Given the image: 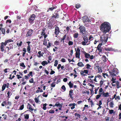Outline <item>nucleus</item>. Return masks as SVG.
Returning <instances> with one entry per match:
<instances>
[{
  "label": "nucleus",
  "mask_w": 121,
  "mask_h": 121,
  "mask_svg": "<svg viewBox=\"0 0 121 121\" xmlns=\"http://www.w3.org/2000/svg\"><path fill=\"white\" fill-rule=\"evenodd\" d=\"M11 89H10V91L9 90V91H8V92L7 94L8 95L7 97H8V98H9L10 97V96L12 95V93H11V91H10Z\"/></svg>",
  "instance_id": "25"
},
{
  "label": "nucleus",
  "mask_w": 121,
  "mask_h": 121,
  "mask_svg": "<svg viewBox=\"0 0 121 121\" xmlns=\"http://www.w3.org/2000/svg\"><path fill=\"white\" fill-rule=\"evenodd\" d=\"M60 32V30L59 27L56 26L55 27L54 33L56 35H58Z\"/></svg>",
  "instance_id": "9"
},
{
  "label": "nucleus",
  "mask_w": 121,
  "mask_h": 121,
  "mask_svg": "<svg viewBox=\"0 0 121 121\" xmlns=\"http://www.w3.org/2000/svg\"><path fill=\"white\" fill-rule=\"evenodd\" d=\"M59 42L57 40H56L55 41L54 44L55 45H59Z\"/></svg>",
  "instance_id": "45"
},
{
  "label": "nucleus",
  "mask_w": 121,
  "mask_h": 121,
  "mask_svg": "<svg viewBox=\"0 0 121 121\" xmlns=\"http://www.w3.org/2000/svg\"><path fill=\"white\" fill-rule=\"evenodd\" d=\"M6 84H4L2 86V91H4L5 88L6 87Z\"/></svg>",
  "instance_id": "29"
},
{
  "label": "nucleus",
  "mask_w": 121,
  "mask_h": 121,
  "mask_svg": "<svg viewBox=\"0 0 121 121\" xmlns=\"http://www.w3.org/2000/svg\"><path fill=\"white\" fill-rule=\"evenodd\" d=\"M10 49H13V45L11 43H10L9 44V47Z\"/></svg>",
  "instance_id": "48"
},
{
  "label": "nucleus",
  "mask_w": 121,
  "mask_h": 121,
  "mask_svg": "<svg viewBox=\"0 0 121 121\" xmlns=\"http://www.w3.org/2000/svg\"><path fill=\"white\" fill-rule=\"evenodd\" d=\"M114 104L113 101H111L109 103V106L113 108Z\"/></svg>",
  "instance_id": "37"
},
{
  "label": "nucleus",
  "mask_w": 121,
  "mask_h": 121,
  "mask_svg": "<svg viewBox=\"0 0 121 121\" xmlns=\"http://www.w3.org/2000/svg\"><path fill=\"white\" fill-rule=\"evenodd\" d=\"M13 40H12L11 39H8L7 40H6L5 42V45L7 44L9 42H13Z\"/></svg>",
  "instance_id": "18"
},
{
  "label": "nucleus",
  "mask_w": 121,
  "mask_h": 121,
  "mask_svg": "<svg viewBox=\"0 0 121 121\" xmlns=\"http://www.w3.org/2000/svg\"><path fill=\"white\" fill-rule=\"evenodd\" d=\"M76 57L78 58H80V54H77L75 53Z\"/></svg>",
  "instance_id": "51"
},
{
  "label": "nucleus",
  "mask_w": 121,
  "mask_h": 121,
  "mask_svg": "<svg viewBox=\"0 0 121 121\" xmlns=\"http://www.w3.org/2000/svg\"><path fill=\"white\" fill-rule=\"evenodd\" d=\"M116 80V78L114 79L113 78H112L111 80L112 82V83H114L116 82L115 81Z\"/></svg>",
  "instance_id": "50"
},
{
  "label": "nucleus",
  "mask_w": 121,
  "mask_h": 121,
  "mask_svg": "<svg viewBox=\"0 0 121 121\" xmlns=\"http://www.w3.org/2000/svg\"><path fill=\"white\" fill-rule=\"evenodd\" d=\"M73 42L71 41H69L68 42V45L69 46L72 45L73 44Z\"/></svg>",
  "instance_id": "43"
},
{
  "label": "nucleus",
  "mask_w": 121,
  "mask_h": 121,
  "mask_svg": "<svg viewBox=\"0 0 121 121\" xmlns=\"http://www.w3.org/2000/svg\"><path fill=\"white\" fill-rule=\"evenodd\" d=\"M51 72H50V73L51 75L55 73V71L53 70H52V69H51Z\"/></svg>",
  "instance_id": "54"
},
{
  "label": "nucleus",
  "mask_w": 121,
  "mask_h": 121,
  "mask_svg": "<svg viewBox=\"0 0 121 121\" xmlns=\"http://www.w3.org/2000/svg\"><path fill=\"white\" fill-rule=\"evenodd\" d=\"M83 71L84 73L86 74H88V70L87 69L84 70Z\"/></svg>",
  "instance_id": "62"
},
{
  "label": "nucleus",
  "mask_w": 121,
  "mask_h": 121,
  "mask_svg": "<svg viewBox=\"0 0 121 121\" xmlns=\"http://www.w3.org/2000/svg\"><path fill=\"white\" fill-rule=\"evenodd\" d=\"M79 28V32L82 34V35H87V32L85 28V27L82 25L80 26Z\"/></svg>",
  "instance_id": "3"
},
{
  "label": "nucleus",
  "mask_w": 121,
  "mask_h": 121,
  "mask_svg": "<svg viewBox=\"0 0 121 121\" xmlns=\"http://www.w3.org/2000/svg\"><path fill=\"white\" fill-rule=\"evenodd\" d=\"M116 84L117 86V88H118L119 87H120L121 86L120 85L119 82V81H116Z\"/></svg>",
  "instance_id": "30"
},
{
  "label": "nucleus",
  "mask_w": 121,
  "mask_h": 121,
  "mask_svg": "<svg viewBox=\"0 0 121 121\" xmlns=\"http://www.w3.org/2000/svg\"><path fill=\"white\" fill-rule=\"evenodd\" d=\"M27 52L29 53H30V46H27Z\"/></svg>",
  "instance_id": "36"
},
{
  "label": "nucleus",
  "mask_w": 121,
  "mask_h": 121,
  "mask_svg": "<svg viewBox=\"0 0 121 121\" xmlns=\"http://www.w3.org/2000/svg\"><path fill=\"white\" fill-rule=\"evenodd\" d=\"M102 93L103 96L104 97H108L109 96V94L108 92L106 93H104V92H103Z\"/></svg>",
  "instance_id": "19"
},
{
  "label": "nucleus",
  "mask_w": 121,
  "mask_h": 121,
  "mask_svg": "<svg viewBox=\"0 0 121 121\" xmlns=\"http://www.w3.org/2000/svg\"><path fill=\"white\" fill-rule=\"evenodd\" d=\"M100 67L98 63L95 64L94 66V69H98Z\"/></svg>",
  "instance_id": "21"
},
{
  "label": "nucleus",
  "mask_w": 121,
  "mask_h": 121,
  "mask_svg": "<svg viewBox=\"0 0 121 121\" xmlns=\"http://www.w3.org/2000/svg\"><path fill=\"white\" fill-rule=\"evenodd\" d=\"M97 49L99 51V52H102V50L101 48H98Z\"/></svg>",
  "instance_id": "59"
},
{
  "label": "nucleus",
  "mask_w": 121,
  "mask_h": 121,
  "mask_svg": "<svg viewBox=\"0 0 121 121\" xmlns=\"http://www.w3.org/2000/svg\"><path fill=\"white\" fill-rule=\"evenodd\" d=\"M112 100V98H110V99H108L107 101V104L109 102Z\"/></svg>",
  "instance_id": "58"
},
{
  "label": "nucleus",
  "mask_w": 121,
  "mask_h": 121,
  "mask_svg": "<svg viewBox=\"0 0 121 121\" xmlns=\"http://www.w3.org/2000/svg\"><path fill=\"white\" fill-rule=\"evenodd\" d=\"M41 64L43 66H44L45 65H47L48 63L47 61H44L41 63Z\"/></svg>",
  "instance_id": "31"
},
{
  "label": "nucleus",
  "mask_w": 121,
  "mask_h": 121,
  "mask_svg": "<svg viewBox=\"0 0 121 121\" xmlns=\"http://www.w3.org/2000/svg\"><path fill=\"white\" fill-rule=\"evenodd\" d=\"M6 44L5 45L4 42V43L3 42H2L1 43V45L0 47V49L1 51L3 52L4 51V53H5L6 52V49L4 50V46H5L6 47Z\"/></svg>",
  "instance_id": "7"
},
{
  "label": "nucleus",
  "mask_w": 121,
  "mask_h": 121,
  "mask_svg": "<svg viewBox=\"0 0 121 121\" xmlns=\"http://www.w3.org/2000/svg\"><path fill=\"white\" fill-rule=\"evenodd\" d=\"M33 30L32 29L28 30L27 34L26 35V36L27 37L31 36L33 32Z\"/></svg>",
  "instance_id": "8"
},
{
  "label": "nucleus",
  "mask_w": 121,
  "mask_h": 121,
  "mask_svg": "<svg viewBox=\"0 0 121 121\" xmlns=\"http://www.w3.org/2000/svg\"><path fill=\"white\" fill-rule=\"evenodd\" d=\"M47 105L46 103L44 104L43 105V109L44 110H46V109L47 108L46 106Z\"/></svg>",
  "instance_id": "39"
},
{
  "label": "nucleus",
  "mask_w": 121,
  "mask_h": 121,
  "mask_svg": "<svg viewBox=\"0 0 121 121\" xmlns=\"http://www.w3.org/2000/svg\"><path fill=\"white\" fill-rule=\"evenodd\" d=\"M103 93H101V94H99L96 96V99H98L101 96V95H102Z\"/></svg>",
  "instance_id": "33"
},
{
  "label": "nucleus",
  "mask_w": 121,
  "mask_h": 121,
  "mask_svg": "<svg viewBox=\"0 0 121 121\" xmlns=\"http://www.w3.org/2000/svg\"><path fill=\"white\" fill-rule=\"evenodd\" d=\"M75 50L76 51L75 53L79 54H80V50L78 48H77V50H76V48H75Z\"/></svg>",
  "instance_id": "20"
},
{
  "label": "nucleus",
  "mask_w": 121,
  "mask_h": 121,
  "mask_svg": "<svg viewBox=\"0 0 121 121\" xmlns=\"http://www.w3.org/2000/svg\"><path fill=\"white\" fill-rule=\"evenodd\" d=\"M42 31L41 33V36H43V35L46 34L45 32V31L46 30V29L45 28H44L42 29Z\"/></svg>",
  "instance_id": "17"
},
{
  "label": "nucleus",
  "mask_w": 121,
  "mask_h": 121,
  "mask_svg": "<svg viewBox=\"0 0 121 121\" xmlns=\"http://www.w3.org/2000/svg\"><path fill=\"white\" fill-rule=\"evenodd\" d=\"M81 7V5L79 4H76L75 6V7L77 9H78Z\"/></svg>",
  "instance_id": "41"
},
{
  "label": "nucleus",
  "mask_w": 121,
  "mask_h": 121,
  "mask_svg": "<svg viewBox=\"0 0 121 121\" xmlns=\"http://www.w3.org/2000/svg\"><path fill=\"white\" fill-rule=\"evenodd\" d=\"M24 118L26 119H28L29 117V114H25L24 115Z\"/></svg>",
  "instance_id": "28"
},
{
  "label": "nucleus",
  "mask_w": 121,
  "mask_h": 121,
  "mask_svg": "<svg viewBox=\"0 0 121 121\" xmlns=\"http://www.w3.org/2000/svg\"><path fill=\"white\" fill-rule=\"evenodd\" d=\"M66 35L65 34V35L63 36V38L62 39V40H63V43H64V40L65 39L66 37Z\"/></svg>",
  "instance_id": "46"
},
{
  "label": "nucleus",
  "mask_w": 121,
  "mask_h": 121,
  "mask_svg": "<svg viewBox=\"0 0 121 121\" xmlns=\"http://www.w3.org/2000/svg\"><path fill=\"white\" fill-rule=\"evenodd\" d=\"M83 53L85 57L86 58H89L90 56V54L87 53L85 51H83Z\"/></svg>",
  "instance_id": "16"
},
{
  "label": "nucleus",
  "mask_w": 121,
  "mask_h": 121,
  "mask_svg": "<svg viewBox=\"0 0 121 121\" xmlns=\"http://www.w3.org/2000/svg\"><path fill=\"white\" fill-rule=\"evenodd\" d=\"M20 65L21 66H22L24 68H25L26 67L25 65H24V63H21L20 64Z\"/></svg>",
  "instance_id": "40"
},
{
  "label": "nucleus",
  "mask_w": 121,
  "mask_h": 121,
  "mask_svg": "<svg viewBox=\"0 0 121 121\" xmlns=\"http://www.w3.org/2000/svg\"><path fill=\"white\" fill-rule=\"evenodd\" d=\"M52 18H53L56 19L59 17V14L57 13H54L52 15Z\"/></svg>",
  "instance_id": "12"
},
{
  "label": "nucleus",
  "mask_w": 121,
  "mask_h": 121,
  "mask_svg": "<svg viewBox=\"0 0 121 121\" xmlns=\"http://www.w3.org/2000/svg\"><path fill=\"white\" fill-rule=\"evenodd\" d=\"M52 27L53 26L52 25V24L51 23L49 24L48 26V28L49 29H51Z\"/></svg>",
  "instance_id": "35"
},
{
  "label": "nucleus",
  "mask_w": 121,
  "mask_h": 121,
  "mask_svg": "<svg viewBox=\"0 0 121 121\" xmlns=\"http://www.w3.org/2000/svg\"><path fill=\"white\" fill-rule=\"evenodd\" d=\"M29 82L30 83H35V82H34V79L33 78H31L30 80H29Z\"/></svg>",
  "instance_id": "42"
},
{
  "label": "nucleus",
  "mask_w": 121,
  "mask_h": 121,
  "mask_svg": "<svg viewBox=\"0 0 121 121\" xmlns=\"http://www.w3.org/2000/svg\"><path fill=\"white\" fill-rule=\"evenodd\" d=\"M108 37L106 35H104L100 36V41L101 42V43L102 44H104L107 41Z\"/></svg>",
  "instance_id": "4"
},
{
  "label": "nucleus",
  "mask_w": 121,
  "mask_h": 121,
  "mask_svg": "<svg viewBox=\"0 0 121 121\" xmlns=\"http://www.w3.org/2000/svg\"><path fill=\"white\" fill-rule=\"evenodd\" d=\"M118 109L121 111V103H120L119 105L118 106Z\"/></svg>",
  "instance_id": "64"
},
{
  "label": "nucleus",
  "mask_w": 121,
  "mask_h": 121,
  "mask_svg": "<svg viewBox=\"0 0 121 121\" xmlns=\"http://www.w3.org/2000/svg\"><path fill=\"white\" fill-rule=\"evenodd\" d=\"M22 44V41H18L17 43V45L18 46H21Z\"/></svg>",
  "instance_id": "26"
},
{
  "label": "nucleus",
  "mask_w": 121,
  "mask_h": 121,
  "mask_svg": "<svg viewBox=\"0 0 121 121\" xmlns=\"http://www.w3.org/2000/svg\"><path fill=\"white\" fill-rule=\"evenodd\" d=\"M51 44L50 42H48V45L47 46V48H49L51 46Z\"/></svg>",
  "instance_id": "57"
},
{
  "label": "nucleus",
  "mask_w": 121,
  "mask_h": 121,
  "mask_svg": "<svg viewBox=\"0 0 121 121\" xmlns=\"http://www.w3.org/2000/svg\"><path fill=\"white\" fill-rule=\"evenodd\" d=\"M68 85L70 88H71L73 87V84L70 81L69 82Z\"/></svg>",
  "instance_id": "32"
},
{
  "label": "nucleus",
  "mask_w": 121,
  "mask_h": 121,
  "mask_svg": "<svg viewBox=\"0 0 121 121\" xmlns=\"http://www.w3.org/2000/svg\"><path fill=\"white\" fill-rule=\"evenodd\" d=\"M79 34L78 33H75L73 35V37L74 38H77Z\"/></svg>",
  "instance_id": "34"
},
{
  "label": "nucleus",
  "mask_w": 121,
  "mask_h": 121,
  "mask_svg": "<svg viewBox=\"0 0 121 121\" xmlns=\"http://www.w3.org/2000/svg\"><path fill=\"white\" fill-rule=\"evenodd\" d=\"M114 69V68H113L112 70H110V71H109V73L110 74V76L113 77L116 76V74L118 73L117 70Z\"/></svg>",
  "instance_id": "5"
},
{
  "label": "nucleus",
  "mask_w": 121,
  "mask_h": 121,
  "mask_svg": "<svg viewBox=\"0 0 121 121\" xmlns=\"http://www.w3.org/2000/svg\"><path fill=\"white\" fill-rule=\"evenodd\" d=\"M43 36H44V40H46V37L48 36V35L47 34H44L43 35Z\"/></svg>",
  "instance_id": "63"
},
{
  "label": "nucleus",
  "mask_w": 121,
  "mask_h": 121,
  "mask_svg": "<svg viewBox=\"0 0 121 121\" xmlns=\"http://www.w3.org/2000/svg\"><path fill=\"white\" fill-rule=\"evenodd\" d=\"M24 108V105L23 104L19 108V110H22Z\"/></svg>",
  "instance_id": "38"
},
{
  "label": "nucleus",
  "mask_w": 121,
  "mask_h": 121,
  "mask_svg": "<svg viewBox=\"0 0 121 121\" xmlns=\"http://www.w3.org/2000/svg\"><path fill=\"white\" fill-rule=\"evenodd\" d=\"M94 57L95 56H94L93 55H92L91 56H90V57H89V58L91 60H92L94 58Z\"/></svg>",
  "instance_id": "61"
},
{
  "label": "nucleus",
  "mask_w": 121,
  "mask_h": 121,
  "mask_svg": "<svg viewBox=\"0 0 121 121\" xmlns=\"http://www.w3.org/2000/svg\"><path fill=\"white\" fill-rule=\"evenodd\" d=\"M99 68L98 69V73H100V72H102V70L101 69V68L100 67H99Z\"/></svg>",
  "instance_id": "60"
},
{
  "label": "nucleus",
  "mask_w": 121,
  "mask_h": 121,
  "mask_svg": "<svg viewBox=\"0 0 121 121\" xmlns=\"http://www.w3.org/2000/svg\"><path fill=\"white\" fill-rule=\"evenodd\" d=\"M82 18L83 22L84 23L86 22H90V20L88 19L87 16H86L83 17Z\"/></svg>",
  "instance_id": "10"
},
{
  "label": "nucleus",
  "mask_w": 121,
  "mask_h": 121,
  "mask_svg": "<svg viewBox=\"0 0 121 121\" xmlns=\"http://www.w3.org/2000/svg\"><path fill=\"white\" fill-rule=\"evenodd\" d=\"M60 67L61 70H63L64 71H65V69H64V66L63 65L61 66V64H59L58 65V67H57V69H58V70H59Z\"/></svg>",
  "instance_id": "15"
},
{
  "label": "nucleus",
  "mask_w": 121,
  "mask_h": 121,
  "mask_svg": "<svg viewBox=\"0 0 121 121\" xmlns=\"http://www.w3.org/2000/svg\"><path fill=\"white\" fill-rule=\"evenodd\" d=\"M102 43H100L98 45L97 47V49H98V48H99L101 47V46L102 45Z\"/></svg>",
  "instance_id": "55"
},
{
  "label": "nucleus",
  "mask_w": 121,
  "mask_h": 121,
  "mask_svg": "<svg viewBox=\"0 0 121 121\" xmlns=\"http://www.w3.org/2000/svg\"><path fill=\"white\" fill-rule=\"evenodd\" d=\"M86 65V68L87 69H89V68L91 66V65L89 64H87Z\"/></svg>",
  "instance_id": "52"
},
{
  "label": "nucleus",
  "mask_w": 121,
  "mask_h": 121,
  "mask_svg": "<svg viewBox=\"0 0 121 121\" xmlns=\"http://www.w3.org/2000/svg\"><path fill=\"white\" fill-rule=\"evenodd\" d=\"M77 65L79 67H82L84 66V65L81 62H79L78 63Z\"/></svg>",
  "instance_id": "24"
},
{
  "label": "nucleus",
  "mask_w": 121,
  "mask_h": 121,
  "mask_svg": "<svg viewBox=\"0 0 121 121\" xmlns=\"http://www.w3.org/2000/svg\"><path fill=\"white\" fill-rule=\"evenodd\" d=\"M48 112L49 113H54V111L53 110H51Z\"/></svg>",
  "instance_id": "53"
},
{
  "label": "nucleus",
  "mask_w": 121,
  "mask_h": 121,
  "mask_svg": "<svg viewBox=\"0 0 121 121\" xmlns=\"http://www.w3.org/2000/svg\"><path fill=\"white\" fill-rule=\"evenodd\" d=\"M109 113L110 114H112L114 112V110L112 109H109Z\"/></svg>",
  "instance_id": "44"
},
{
  "label": "nucleus",
  "mask_w": 121,
  "mask_h": 121,
  "mask_svg": "<svg viewBox=\"0 0 121 121\" xmlns=\"http://www.w3.org/2000/svg\"><path fill=\"white\" fill-rule=\"evenodd\" d=\"M62 89H63V91H65L66 90V88L65 86L64 85L62 86L61 87Z\"/></svg>",
  "instance_id": "47"
},
{
  "label": "nucleus",
  "mask_w": 121,
  "mask_h": 121,
  "mask_svg": "<svg viewBox=\"0 0 121 121\" xmlns=\"http://www.w3.org/2000/svg\"><path fill=\"white\" fill-rule=\"evenodd\" d=\"M58 60H56L55 61V63L54 64V66H56L58 64Z\"/></svg>",
  "instance_id": "56"
},
{
  "label": "nucleus",
  "mask_w": 121,
  "mask_h": 121,
  "mask_svg": "<svg viewBox=\"0 0 121 121\" xmlns=\"http://www.w3.org/2000/svg\"><path fill=\"white\" fill-rule=\"evenodd\" d=\"M82 37L83 41L81 42V43L83 46L90 44L91 41L92 40L93 38V37L91 35H90L88 37L87 35H83Z\"/></svg>",
  "instance_id": "2"
},
{
  "label": "nucleus",
  "mask_w": 121,
  "mask_h": 121,
  "mask_svg": "<svg viewBox=\"0 0 121 121\" xmlns=\"http://www.w3.org/2000/svg\"><path fill=\"white\" fill-rule=\"evenodd\" d=\"M103 82L102 80L100 81V87H101L103 83Z\"/></svg>",
  "instance_id": "49"
},
{
  "label": "nucleus",
  "mask_w": 121,
  "mask_h": 121,
  "mask_svg": "<svg viewBox=\"0 0 121 121\" xmlns=\"http://www.w3.org/2000/svg\"><path fill=\"white\" fill-rule=\"evenodd\" d=\"M55 106L57 107L59 106V107L60 108H61L62 107V105L60 103H58V104H57V103H56L55 104V105L53 107H55Z\"/></svg>",
  "instance_id": "23"
},
{
  "label": "nucleus",
  "mask_w": 121,
  "mask_h": 121,
  "mask_svg": "<svg viewBox=\"0 0 121 121\" xmlns=\"http://www.w3.org/2000/svg\"><path fill=\"white\" fill-rule=\"evenodd\" d=\"M105 50L107 51H112L113 49L111 48H107L105 49Z\"/></svg>",
  "instance_id": "27"
},
{
  "label": "nucleus",
  "mask_w": 121,
  "mask_h": 121,
  "mask_svg": "<svg viewBox=\"0 0 121 121\" xmlns=\"http://www.w3.org/2000/svg\"><path fill=\"white\" fill-rule=\"evenodd\" d=\"M32 106L29 103H28L27 105V109H29L30 110L29 111L30 112L34 110V109L32 108Z\"/></svg>",
  "instance_id": "13"
},
{
  "label": "nucleus",
  "mask_w": 121,
  "mask_h": 121,
  "mask_svg": "<svg viewBox=\"0 0 121 121\" xmlns=\"http://www.w3.org/2000/svg\"><path fill=\"white\" fill-rule=\"evenodd\" d=\"M73 90H71L69 91V96L71 98L72 100H73V98L72 97V96L73 95H74V93H73Z\"/></svg>",
  "instance_id": "11"
},
{
  "label": "nucleus",
  "mask_w": 121,
  "mask_h": 121,
  "mask_svg": "<svg viewBox=\"0 0 121 121\" xmlns=\"http://www.w3.org/2000/svg\"><path fill=\"white\" fill-rule=\"evenodd\" d=\"M52 7L48 9V12L49 11H52L53 9H56L57 7V6L55 5H52Z\"/></svg>",
  "instance_id": "14"
},
{
  "label": "nucleus",
  "mask_w": 121,
  "mask_h": 121,
  "mask_svg": "<svg viewBox=\"0 0 121 121\" xmlns=\"http://www.w3.org/2000/svg\"><path fill=\"white\" fill-rule=\"evenodd\" d=\"M102 59L104 62H106L107 60V59L105 56H102Z\"/></svg>",
  "instance_id": "22"
},
{
  "label": "nucleus",
  "mask_w": 121,
  "mask_h": 121,
  "mask_svg": "<svg viewBox=\"0 0 121 121\" xmlns=\"http://www.w3.org/2000/svg\"><path fill=\"white\" fill-rule=\"evenodd\" d=\"M35 17V14H33L32 15H30V16L28 19L29 22L30 23V24H32L34 22L33 21L34 20Z\"/></svg>",
  "instance_id": "6"
},
{
  "label": "nucleus",
  "mask_w": 121,
  "mask_h": 121,
  "mask_svg": "<svg viewBox=\"0 0 121 121\" xmlns=\"http://www.w3.org/2000/svg\"><path fill=\"white\" fill-rule=\"evenodd\" d=\"M111 25L107 22H104L100 26V29L104 34H105L107 32H108L111 30Z\"/></svg>",
  "instance_id": "1"
}]
</instances>
